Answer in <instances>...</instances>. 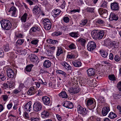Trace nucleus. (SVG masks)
I'll use <instances>...</instances> for the list:
<instances>
[{
    "label": "nucleus",
    "mask_w": 121,
    "mask_h": 121,
    "mask_svg": "<svg viewBox=\"0 0 121 121\" xmlns=\"http://www.w3.org/2000/svg\"><path fill=\"white\" fill-rule=\"evenodd\" d=\"M0 23L2 28L4 30H9L11 28L12 24L11 22L9 20H3L1 21Z\"/></svg>",
    "instance_id": "obj_1"
},
{
    "label": "nucleus",
    "mask_w": 121,
    "mask_h": 121,
    "mask_svg": "<svg viewBox=\"0 0 121 121\" xmlns=\"http://www.w3.org/2000/svg\"><path fill=\"white\" fill-rule=\"evenodd\" d=\"M77 111L79 113L81 114L83 116H85L87 114V111L86 108H83L79 105L78 106Z\"/></svg>",
    "instance_id": "obj_2"
},
{
    "label": "nucleus",
    "mask_w": 121,
    "mask_h": 121,
    "mask_svg": "<svg viewBox=\"0 0 121 121\" xmlns=\"http://www.w3.org/2000/svg\"><path fill=\"white\" fill-rule=\"evenodd\" d=\"M96 47V44L93 41L89 42L87 46V49L89 51H92Z\"/></svg>",
    "instance_id": "obj_3"
},
{
    "label": "nucleus",
    "mask_w": 121,
    "mask_h": 121,
    "mask_svg": "<svg viewBox=\"0 0 121 121\" xmlns=\"http://www.w3.org/2000/svg\"><path fill=\"white\" fill-rule=\"evenodd\" d=\"M96 102L94 101V102L93 100L91 99H89L86 100V104L87 106H88L92 105L91 106V109L94 108L96 106Z\"/></svg>",
    "instance_id": "obj_4"
},
{
    "label": "nucleus",
    "mask_w": 121,
    "mask_h": 121,
    "mask_svg": "<svg viewBox=\"0 0 121 121\" xmlns=\"http://www.w3.org/2000/svg\"><path fill=\"white\" fill-rule=\"evenodd\" d=\"M42 107V104L40 102H37L35 103L33 105L34 110L36 111L40 110Z\"/></svg>",
    "instance_id": "obj_5"
},
{
    "label": "nucleus",
    "mask_w": 121,
    "mask_h": 121,
    "mask_svg": "<svg viewBox=\"0 0 121 121\" xmlns=\"http://www.w3.org/2000/svg\"><path fill=\"white\" fill-rule=\"evenodd\" d=\"M7 76L9 78H12L14 77L15 73L13 70L11 69L8 68L6 70Z\"/></svg>",
    "instance_id": "obj_6"
},
{
    "label": "nucleus",
    "mask_w": 121,
    "mask_h": 121,
    "mask_svg": "<svg viewBox=\"0 0 121 121\" xmlns=\"http://www.w3.org/2000/svg\"><path fill=\"white\" fill-rule=\"evenodd\" d=\"M32 11L34 14L38 15L41 13V10L40 8L38 6L36 5L33 7Z\"/></svg>",
    "instance_id": "obj_7"
},
{
    "label": "nucleus",
    "mask_w": 121,
    "mask_h": 121,
    "mask_svg": "<svg viewBox=\"0 0 121 121\" xmlns=\"http://www.w3.org/2000/svg\"><path fill=\"white\" fill-rule=\"evenodd\" d=\"M98 12L100 15H102V17H106L108 15V12L106 10L102 8H100L98 9Z\"/></svg>",
    "instance_id": "obj_8"
},
{
    "label": "nucleus",
    "mask_w": 121,
    "mask_h": 121,
    "mask_svg": "<svg viewBox=\"0 0 121 121\" xmlns=\"http://www.w3.org/2000/svg\"><path fill=\"white\" fill-rule=\"evenodd\" d=\"M42 100L43 104L46 105H48L50 103V99L47 96L43 97L42 98Z\"/></svg>",
    "instance_id": "obj_9"
},
{
    "label": "nucleus",
    "mask_w": 121,
    "mask_h": 121,
    "mask_svg": "<svg viewBox=\"0 0 121 121\" xmlns=\"http://www.w3.org/2000/svg\"><path fill=\"white\" fill-rule=\"evenodd\" d=\"M36 88L34 86L31 87L27 92L29 95H34L37 92Z\"/></svg>",
    "instance_id": "obj_10"
},
{
    "label": "nucleus",
    "mask_w": 121,
    "mask_h": 121,
    "mask_svg": "<svg viewBox=\"0 0 121 121\" xmlns=\"http://www.w3.org/2000/svg\"><path fill=\"white\" fill-rule=\"evenodd\" d=\"M99 30H93L91 32V35L93 39H98V35Z\"/></svg>",
    "instance_id": "obj_11"
},
{
    "label": "nucleus",
    "mask_w": 121,
    "mask_h": 121,
    "mask_svg": "<svg viewBox=\"0 0 121 121\" xmlns=\"http://www.w3.org/2000/svg\"><path fill=\"white\" fill-rule=\"evenodd\" d=\"M110 6L111 9L114 11L118 10L119 9L118 4L117 3L113 2L111 3Z\"/></svg>",
    "instance_id": "obj_12"
},
{
    "label": "nucleus",
    "mask_w": 121,
    "mask_h": 121,
    "mask_svg": "<svg viewBox=\"0 0 121 121\" xmlns=\"http://www.w3.org/2000/svg\"><path fill=\"white\" fill-rule=\"evenodd\" d=\"M50 115L49 112L48 110H44L41 113L42 117L44 118H47Z\"/></svg>",
    "instance_id": "obj_13"
},
{
    "label": "nucleus",
    "mask_w": 121,
    "mask_h": 121,
    "mask_svg": "<svg viewBox=\"0 0 121 121\" xmlns=\"http://www.w3.org/2000/svg\"><path fill=\"white\" fill-rule=\"evenodd\" d=\"M110 111L109 108L108 107H104L102 109V113L103 116H106Z\"/></svg>",
    "instance_id": "obj_14"
},
{
    "label": "nucleus",
    "mask_w": 121,
    "mask_h": 121,
    "mask_svg": "<svg viewBox=\"0 0 121 121\" xmlns=\"http://www.w3.org/2000/svg\"><path fill=\"white\" fill-rule=\"evenodd\" d=\"M63 106L66 108H72L73 106L72 104L70 102L67 101L64 103Z\"/></svg>",
    "instance_id": "obj_15"
},
{
    "label": "nucleus",
    "mask_w": 121,
    "mask_h": 121,
    "mask_svg": "<svg viewBox=\"0 0 121 121\" xmlns=\"http://www.w3.org/2000/svg\"><path fill=\"white\" fill-rule=\"evenodd\" d=\"M118 19L117 15L113 13H111L109 17V19L111 21L117 20Z\"/></svg>",
    "instance_id": "obj_16"
},
{
    "label": "nucleus",
    "mask_w": 121,
    "mask_h": 121,
    "mask_svg": "<svg viewBox=\"0 0 121 121\" xmlns=\"http://www.w3.org/2000/svg\"><path fill=\"white\" fill-rule=\"evenodd\" d=\"M61 64L67 70H71V67L65 62H62Z\"/></svg>",
    "instance_id": "obj_17"
},
{
    "label": "nucleus",
    "mask_w": 121,
    "mask_h": 121,
    "mask_svg": "<svg viewBox=\"0 0 121 121\" xmlns=\"http://www.w3.org/2000/svg\"><path fill=\"white\" fill-rule=\"evenodd\" d=\"M95 69L91 68L87 70V73L88 75L89 76H94L95 75Z\"/></svg>",
    "instance_id": "obj_18"
},
{
    "label": "nucleus",
    "mask_w": 121,
    "mask_h": 121,
    "mask_svg": "<svg viewBox=\"0 0 121 121\" xmlns=\"http://www.w3.org/2000/svg\"><path fill=\"white\" fill-rule=\"evenodd\" d=\"M32 104V102L31 101L28 102L25 105L24 107V108L26 109L27 111L28 110L29 111H30L31 110L30 108H31V106Z\"/></svg>",
    "instance_id": "obj_19"
},
{
    "label": "nucleus",
    "mask_w": 121,
    "mask_h": 121,
    "mask_svg": "<svg viewBox=\"0 0 121 121\" xmlns=\"http://www.w3.org/2000/svg\"><path fill=\"white\" fill-rule=\"evenodd\" d=\"M17 10V9L15 7L12 6L9 9L8 12H11L12 13V16H14L16 13Z\"/></svg>",
    "instance_id": "obj_20"
},
{
    "label": "nucleus",
    "mask_w": 121,
    "mask_h": 121,
    "mask_svg": "<svg viewBox=\"0 0 121 121\" xmlns=\"http://www.w3.org/2000/svg\"><path fill=\"white\" fill-rule=\"evenodd\" d=\"M51 65V61L48 60H46L43 63V65L44 67L48 68L50 67Z\"/></svg>",
    "instance_id": "obj_21"
},
{
    "label": "nucleus",
    "mask_w": 121,
    "mask_h": 121,
    "mask_svg": "<svg viewBox=\"0 0 121 121\" xmlns=\"http://www.w3.org/2000/svg\"><path fill=\"white\" fill-rule=\"evenodd\" d=\"M72 64L75 67H80L82 65V63L81 62L78 60L73 61L72 62Z\"/></svg>",
    "instance_id": "obj_22"
},
{
    "label": "nucleus",
    "mask_w": 121,
    "mask_h": 121,
    "mask_svg": "<svg viewBox=\"0 0 121 121\" xmlns=\"http://www.w3.org/2000/svg\"><path fill=\"white\" fill-rule=\"evenodd\" d=\"M38 57L36 55L34 54H32L30 57L31 61L33 62H36L38 61Z\"/></svg>",
    "instance_id": "obj_23"
},
{
    "label": "nucleus",
    "mask_w": 121,
    "mask_h": 121,
    "mask_svg": "<svg viewBox=\"0 0 121 121\" xmlns=\"http://www.w3.org/2000/svg\"><path fill=\"white\" fill-rule=\"evenodd\" d=\"M39 30V29L37 26H35L31 28L30 30L29 33L30 35L32 34V32H34Z\"/></svg>",
    "instance_id": "obj_24"
},
{
    "label": "nucleus",
    "mask_w": 121,
    "mask_h": 121,
    "mask_svg": "<svg viewBox=\"0 0 121 121\" xmlns=\"http://www.w3.org/2000/svg\"><path fill=\"white\" fill-rule=\"evenodd\" d=\"M80 89L78 87H75L74 88H72L70 90V92L73 93H76L79 92L80 91Z\"/></svg>",
    "instance_id": "obj_25"
},
{
    "label": "nucleus",
    "mask_w": 121,
    "mask_h": 121,
    "mask_svg": "<svg viewBox=\"0 0 121 121\" xmlns=\"http://www.w3.org/2000/svg\"><path fill=\"white\" fill-rule=\"evenodd\" d=\"M99 52L102 56L104 58L106 57L108 54V52L102 50L100 51Z\"/></svg>",
    "instance_id": "obj_26"
},
{
    "label": "nucleus",
    "mask_w": 121,
    "mask_h": 121,
    "mask_svg": "<svg viewBox=\"0 0 121 121\" xmlns=\"http://www.w3.org/2000/svg\"><path fill=\"white\" fill-rule=\"evenodd\" d=\"M59 95L60 97L62 98H67L68 97L65 91L61 92L59 94Z\"/></svg>",
    "instance_id": "obj_27"
},
{
    "label": "nucleus",
    "mask_w": 121,
    "mask_h": 121,
    "mask_svg": "<svg viewBox=\"0 0 121 121\" xmlns=\"http://www.w3.org/2000/svg\"><path fill=\"white\" fill-rule=\"evenodd\" d=\"M99 32L98 35V39H101L104 36V32L103 30H99Z\"/></svg>",
    "instance_id": "obj_28"
},
{
    "label": "nucleus",
    "mask_w": 121,
    "mask_h": 121,
    "mask_svg": "<svg viewBox=\"0 0 121 121\" xmlns=\"http://www.w3.org/2000/svg\"><path fill=\"white\" fill-rule=\"evenodd\" d=\"M27 16V14L25 13L22 16L21 18V20L22 22H26Z\"/></svg>",
    "instance_id": "obj_29"
},
{
    "label": "nucleus",
    "mask_w": 121,
    "mask_h": 121,
    "mask_svg": "<svg viewBox=\"0 0 121 121\" xmlns=\"http://www.w3.org/2000/svg\"><path fill=\"white\" fill-rule=\"evenodd\" d=\"M110 45L112 47H113L115 48H117L118 46V42L115 41H111Z\"/></svg>",
    "instance_id": "obj_30"
},
{
    "label": "nucleus",
    "mask_w": 121,
    "mask_h": 121,
    "mask_svg": "<svg viewBox=\"0 0 121 121\" xmlns=\"http://www.w3.org/2000/svg\"><path fill=\"white\" fill-rule=\"evenodd\" d=\"M48 43L49 44H55L58 43V42L57 40H52L51 39H49L47 40Z\"/></svg>",
    "instance_id": "obj_31"
},
{
    "label": "nucleus",
    "mask_w": 121,
    "mask_h": 121,
    "mask_svg": "<svg viewBox=\"0 0 121 121\" xmlns=\"http://www.w3.org/2000/svg\"><path fill=\"white\" fill-rule=\"evenodd\" d=\"M78 41L79 43L81 44L82 46H84L86 42V40L83 38H81L78 39Z\"/></svg>",
    "instance_id": "obj_32"
},
{
    "label": "nucleus",
    "mask_w": 121,
    "mask_h": 121,
    "mask_svg": "<svg viewBox=\"0 0 121 121\" xmlns=\"http://www.w3.org/2000/svg\"><path fill=\"white\" fill-rule=\"evenodd\" d=\"M33 65L32 64H30L27 66L26 67V70L27 72H30Z\"/></svg>",
    "instance_id": "obj_33"
},
{
    "label": "nucleus",
    "mask_w": 121,
    "mask_h": 121,
    "mask_svg": "<svg viewBox=\"0 0 121 121\" xmlns=\"http://www.w3.org/2000/svg\"><path fill=\"white\" fill-rule=\"evenodd\" d=\"M63 52V51L61 48L60 47H58L57 51L56 52V55L59 56Z\"/></svg>",
    "instance_id": "obj_34"
},
{
    "label": "nucleus",
    "mask_w": 121,
    "mask_h": 121,
    "mask_svg": "<svg viewBox=\"0 0 121 121\" xmlns=\"http://www.w3.org/2000/svg\"><path fill=\"white\" fill-rule=\"evenodd\" d=\"M56 72L57 73L59 74H61L62 75H64L65 78L67 76V74L64 71L60 70H58L56 71Z\"/></svg>",
    "instance_id": "obj_35"
},
{
    "label": "nucleus",
    "mask_w": 121,
    "mask_h": 121,
    "mask_svg": "<svg viewBox=\"0 0 121 121\" xmlns=\"http://www.w3.org/2000/svg\"><path fill=\"white\" fill-rule=\"evenodd\" d=\"M6 78L5 74L3 72H2L0 73V79L4 81V80Z\"/></svg>",
    "instance_id": "obj_36"
},
{
    "label": "nucleus",
    "mask_w": 121,
    "mask_h": 121,
    "mask_svg": "<svg viewBox=\"0 0 121 121\" xmlns=\"http://www.w3.org/2000/svg\"><path fill=\"white\" fill-rule=\"evenodd\" d=\"M117 115L113 112H111L109 113L108 117L111 119H113L116 117Z\"/></svg>",
    "instance_id": "obj_37"
},
{
    "label": "nucleus",
    "mask_w": 121,
    "mask_h": 121,
    "mask_svg": "<svg viewBox=\"0 0 121 121\" xmlns=\"http://www.w3.org/2000/svg\"><path fill=\"white\" fill-rule=\"evenodd\" d=\"M87 22V20L85 19L82 20L80 22V25L82 26H84L86 25Z\"/></svg>",
    "instance_id": "obj_38"
},
{
    "label": "nucleus",
    "mask_w": 121,
    "mask_h": 121,
    "mask_svg": "<svg viewBox=\"0 0 121 121\" xmlns=\"http://www.w3.org/2000/svg\"><path fill=\"white\" fill-rule=\"evenodd\" d=\"M43 22L44 26L45 25L47 24H50V23H51L50 21L48 19H44Z\"/></svg>",
    "instance_id": "obj_39"
},
{
    "label": "nucleus",
    "mask_w": 121,
    "mask_h": 121,
    "mask_svg": "<svg viewBox=\"0 0 121 121\" xmlns=\"http://www.w3.org/2000/svg\"><path fill=\"white\" fill-rule=\"evenodd\" d=\"M97 100L99 103H104L105 101L104 97H99L98 98Z\"/></svg>",
    "instance_id": "obj_40"
},
{
    "label": "nucleus",
    "mask_w": 121,
    "mask_h": 121,
    "mask_svg": "<svg viewBox=\"0 0 121 121\" xmlns=\"http://www.w3.org/2000/svg\"><path fill=\"white\" fill-rule=\"evenodd\" d=\"M52 23H51L50 24H47L45 25L44 26V28L45 29L47 30H49L51 28V27Z\"/></svg>",
    "instance_id": "obj_41"
},
{
    "label": "nucleus",
    "mask_w": 121,
    "mask_h": 121,
    "mask_svg": "<svg viewBox=\"0 0 121 121\" xmlns=\"http://www.w3.org/2000/svg\"><path fill=\"white\" fill-rule=\"evenodd\" d=\"M61 11L59 9H57L54 10V14L55 15V16L56 17L58 16L60 13Z\"/></svg>",
    "instance_id": "obj_42"
},
{
    "label": "nucleus",
    "mask_w": 121,
    "mask_h": 121,
    "mask_svg": "<svg viewBox=\"0 0 121 121\" xmlns=\"http://www.w3.org/2000/svg\"><path fill=\"white\" fill-rule=\"evenodd\" d=\"M108 78L109 79L112 81L116 80V78L114 75H111L108 76Z\"/></svg>",
    "instance_id": "obj_43"
},
{
    "label": "nucleus",
    "mask_w": 121,
    "mask_h": 121,
    "mask_svg": "<svg viewBox=\"0 0 121 121\" xmlns=\"http://www.w3.org/2000/svg\"><path fill=\"white\" fill-rule=\"evenodd\" d=\"M69 35L72 37L74 38L78 37V34L77 33L72 32L69 33Z\"/></svg>",
    "instance_id": "obj_44"
},
{
    "label": "nucleus",
    "mask_w": 121,
    "mask_h": 121,
    "mask_svg": "<svg viewBox=\"0 0 121 121\" xmlns=\"http://www.w3.org/2000/svg\"><path fill=\"white\" fill-rule=\"evenodd\" d=\"M24 41L23 39H20L17 40L16 42V43L17 45H20L22 44Z\"/></svg>",
    "instance_id": "obj_45"
},
{
    "label": "nucleus",
    "mask_w": 121,
    "mask_h": 121,
    "mask_svg": "<svg viewBox=\"0 0 121 121\" xmlns=\"http://www.w3.org/2000/svg\"><path fill=\"white\" fill-rule=\"evenodd\" d=\"M4 49L5 52H8L10 50V48L9 46L8 45H6L4 46Z\"/></svg>",
    "instance_id": "obj_46"
},
{
    "label": "nucleus",
    "mask_w": 121,
    "mask_h": 121,
    "mask_svg": "<svg viewBox=\"0 0 121 121\" xmlns=\"http://www.w3.org/2000/svg\"><path fill=\"white\" fill-rule=\"evenodd\" d=\"M74 56H75L73 54L70 53L67 55V57L68 58L72 59L74 58Z\"/></svg>",
    "instance_id": "obj_47"
},
{
    "label": "nucleus",
    "mask_w": 121,
    "mask_h": 121,
    "mask_svg": "<svg viewBox=\"0 0 121 121\" xmlns=\"http://www.w3.org/2000/svg\"><path fill=\"white\" fill-rule=\"evenodd\" d=\"M114 98L115 99H119L121 98V96L118 94H115L113 95Z\"/></svg>",
    "instance_id": "obj_48"
},
{
    "label": "nucleus",
    "mask_w": 121,
    "mask_h": 121,
    "mask_svg": "<svg viewBox=\"0 0 121 121\" xmlns=\"http://www.w3.org/2000/svg\"><path fill=\"white\" fill-rule=\"evenodd\" d=\"M86 10L88 12L92 13L93 12L94 9L92 8L88 7L86 9Z\"/></svg>",
    "instance_id": "obj_49"
},
{
    "label": "nucleus",
    "mask_w": 121,
    "mask_h": 121,
    "mask_svg": "<svg viewBox=\"0 0 121 121\" xmlns=\"http://www.w3.org/2000/svg\"><path fill=\"white\" fill-rule=\"evenodd\" d=\"M114 59L116 61L118 62L120 60V58L119 56L117 55H116L114 57Z\"/></svg>",
    "instance_id": "obj_50"
},
{
    "label": "nucleus",
    "mask_w": 121,
    "mask_h": 121,
    "mask_svg": "<svg viewBox=\"0 0 121 121\" xmlns=\"http://www.w3.org/2000/svg\"><path fill=\"white\" fill-rule=\"evenodd\" d=\"M117 88L118 90L121 91V82H119L117 84Z\"/></svg>",
    "instance_id": "obj_51"
},
{
    "label": "nucleus",
    "mask_w": 121,
    "mask_h": 121,
    "mask_svg": "<svg viewBox=\"0 0 121 121\" xmlns=\"http://www.w3.org/2000/svg\"><path fill=\"white\" fill-rule=\"evenodd\" d=\"M69 48L71 49H75L76 48V46L75 44L73 43H72L69 46Z\"/></svg>",
    "instance_id": "obj_52"
},
{
    "label": "nucleus",
    "mask_w": 121,
    "mask_h": 121,
    "mask_svg": "<svg viewBox=\"0 0 121 121\" xmlns=\"http://www.w3.org/2000/svg\"><path fill=\"white\" fill-rule=\"evenodd\" d=\"M3 86H2V87L4 89H6L7 88H9V86L7 83H4L3 84Z\"/></svg>",
    "instance_id": "obj_53"
},
{
    "label": "nucleus",
    "mask_w": 121,
    "mask_h": 121,
    "mask_svg": "<svg viewBox=\"0 0 121 121\" xmlns=\"http://www.w3.org/2000/svg\"><path fill=\"white\" fill-rule=\"evenodd\" d=\"M111 41H110L109 39H107L105 40L104 41V43L107 45H108L111 43Z\"/></svg>",
    "instance_id": "obj_54"
},
{
    "label": "nucleus",
    "mask_w": 121,
    "mask_h": 121,
    "mask_svg": "<svg viewBox=\"0 0 121 121\" xmlns=\"http://www.w3.org/2000/svg\"><path fill=\"white\" fill-rule=\"evenodd\" d=\"M39 42V41L37 39H34L32 41L31 43V44H35L36 45Z\"/></svg>",
    "instance_id": "obj_55"
},
{
    "label": "nucleus",
    "mask_w": 121,
    "mask_h": 121,
    "mask_svg": "<svg viewBox=\"0 0 121 121\" xmlns=\"http://www.w3.org/2000/svg\"><path fill=\"white\" fill-rule=\"evenodd\" d=\"M38 82L41 84H44L46 85L47 84V83L45 82H43V80L41 79H39Z\"/></svg>",
    "instance_id": "obj_56"
},
{
    "label": "nucleus",
    "mask_w": 121,
    "mask_h": 121,
    "mask_svg": "<svg viewBox=\"0 0 121 121\" xmlns=\"http://www.w3.org/2000/svg\"><path fill=\"white\" fill-rule=\"evenodd\" d=\"M30 120L31 121H39V119L37 117H31Z\"/></svg>",
    "instance_id": "obj_57"
},
{
    "label": "nucleus",
    "mask_w": 121,
    "mask_h": 121,
    "mask_svg": "<svg viewBox=\"0 0 121 121\" xmlns=\"http://www.w3.org/2000/svg\"><path fill=\"white\" fill-rule=\"evenodd\" d=\"M96 22V23L99 24H103L104 22V21L100 19H97Z\"/></svg>",
    "instance_id": "obj_58"
},
{
    "label": "nucleus",
    "mask_w": 121,
    "mask_h": 121,
    "mask_svg": "<svg viewBox=\"0 0 121 121\" xmlns=\"http://www.w3.org/2000/svg\"><path fill=\"white\" fill-rule=\"evenodd\" d=\"M80 10L79 9H74L70 11V13L72 14L73 13H75L76 12H79Z\"/></svg>",
    "instance_id": "obj_59"
},
{
    "label": "nucleus",
    "mask_w": 121,
    "mask_h": 121,
    "mask_svg": "<svg viewBox=\"0 0 121 121\" xmlns=\"http://www.w3.org/2000/svg\"><path fill=\"white\" fill-rule=\"evenodd\" d=\"M64 21L66 23L68 22L69 21V18L68 17H65L63 18Z\"/></svg>",
    "instance_id": "obj_60"
},
{
    "label": "nucleus",
    "mask_w": 121,
    "mask_h": 121,
    "mask_svg": "<svg viewBox=\"0 0 121 121\" xmlns=\"http://www.w3.org/2000/svg\"><path fill=\"white\" fill-rule=\"evenodd\" d=\"M55 85L54 83H52L51 82L49 83V86L50 87L52 88L56 89V87H55Z\"/></svg>",
    "instance_id": "obj_61"
},
{
    "label": "nucleus",
    "mask_w": 121,
    "mask_h": 121,
    "mask_svg": "<svg viewBox=\"0 0 121 121\" xmlns=\"http://www.w3.org/2000/svg\"><path fill=\"white\" fill-rule=\"evenodd\" d=\"M62 34V33L58 31L54 33L53 34V35L56 36H58Z\"/></svg>",
    "instance_id": "obj_62"
},
{
    "label": "nucleus",
    "mask_w": 121,
    "mask_h": 121,
    "mask_svg": "<svg viewBox=\"0 0 121 121\" xmlns=\"http://www.w3.org/2000/svg\"><path fill=\"white\" fill-rule=\"evenodd\" d=\"M1 97L3 99L4 101H5L7 99L8 97L7 95H2Z\"/></svg>",
    "instance_id": "obj_63"
},
{
    "label": "nucleus",
    "mask_w": 121,
    "mask_h": 121,
    "mask_svg": "<svg viewBox=\"0 0 121 121\" xmlns=\"http://www.w3.org/2000/svg\"><path fill=\"white\" fill-rule=\"evenodd\" d=\"M47 54L48 55L51 56L52 54V52L49 49L47 50Z\"/></svg>",
    "instance_id": "obj_64"
}]
</instances>
